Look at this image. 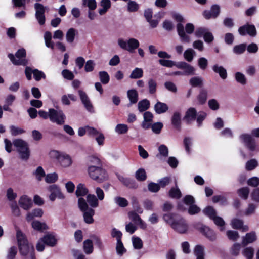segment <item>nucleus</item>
Segmentation results:
<instances>
[{
	"label": "nucleus",
	"mask_w": 259,
	"mask_h": 259,
	"mask_svg": "<svg viewBox=\"0 0 259 259\" xmlns=\"http://www.w3.org/2000/svg\"><path fill=\"white\" fill-rule=\"evenodd\" d=\"M16 238L20 254L23 256L29 254L31 259H35L33 245L29 242L25 235L21 230H17Z\"/></svg>",
	"instance_id": "nucleus-1"
},
{
	"label": "nucleus",
	"mask_w": 259,
	"mask_h": 259,
	"mask_svg": "<svg viewBox=\"0 0 259 259\" xmlns=\"http://www.w3.org/2000/svg\"><path fill=\"white\" fill-rule=\"evenodd\" d=\"M88 173L90 178L99 183H103L108 179V174L103 166L89 165Z\"/></svg>",
	"instance_id": "nucleus-2"
},
{
	"label": "nucleus",
	"mask_w": 259,
	"mask_h": 259,
	"mask_svg": "<svg viewBox=\"0 0 259 259\" xmlns=\"http://www.w3.org/2000/svg\"><path fill=\"white\" fill-rule=\"evenodd\" d=\"M13 143L14 146L17 148L21 158L27 160L30 157V150L27 143L21 139H15Z\"/></svg>",
	"instance_id": "nucleus-3"
},
{
	"label": "nucleus",
	"mask_w": 259,
	"mask_h": 259,
	"mask_svg": "<svg viewBox=\"0 0 259 259\" xmlns=\"http://www.w3.org/2000/svg\"><path fill=\"white\" fill-rule=\"evenodd\" d=\"M173 18L177 22H179L177 25V29L181 41L184 43H189L190 41V37L185 33L184 26L181 23V22L184 21L183 16L179 14H175L173 15Z\"/></svg>",
	"instance_id": "nucleus-4"
},
{
	"label": "nucleus",
	"mask_w": 259,
	"mask_h": 259,
	"mask_svg": "<svg viewBox=\"0 0 259 259\" xmlns=\"http://www.w3.org/2000/svg\"><path fill=\"white\" fill-rule=\"evenodd\" d=\"M195 35L197 38L203 37L205 42L209 44L214 40V36L209 29L205 27H198L195 32Z\"/></svg>",
	"instance_id": "nucleus-5"
},
{
	"label": "nucleus",
	"mask_w": 259,
	"mask_h": 259,
	"mask_svg": "<svg viewBox=\"0 0 259 259\" xmlns=\"http://www.w3.org/2000/svg\"><path fill=\"white\" fill-rule=\"evenodd\" d=\"M49 118L52 122L62 125L65 122L66 116L62 110L57 111L54 108L49 109Z\"/></svg>",
	"instance_id": "nucleus-6"
},
{
	"label": "nucleus",
	"mask_w": 259,
	"mask_h": 259,
	"mask_svg": "<svg viewBox=\"0 0 259 259\" xmlns=\"http://www.w3.org/2000/svg\"><path fill=\"white\" fill-rule=\"evenodd\" d=\"M119 46L123 49L133 53L134 50L139 47V41L134 38H130L127 42L119 39L118 41Z\"/></svg>",
	"instance_id": "nucleus-7"
},
{
	"label": "nucleus",
	"mask_w": 259,
	"mask_h": 259,
	"mask_svg": "<svg viewBox=\"0 0 259 259\" xmlns=\"http://www.w3.org/2000/svg\"><path fill=\"white\" fill-rule=\"evenodd\" d=\"M240 139L250 151L256 150L257 144L255 140L250 135L243 134L240 136Z\"/></svg>",
	"instance_id": "nucleus-8"
},
{
	"label": "nucleus",
	"mask_w": 259,
	"mask_h": 259,
	"mask_svg": "<svg viewBox=\"0 0 259 259\" xmlns=\"http://www.w3.org/2000/svg\"><path fill=\"white\" fill-rule=\"evenodd\" d=\"M171 228L181 234L186 233L188 229V225L186 221L183 218L177 220L175 222L172 223Z\"/></svg>",
	"instance_id": "nucleus-9"
},
{
	"label": "nucleus",
	"mask_w": 259,
	"mask_h": 259,
	"mask_svg": "<svg viewBox=\"0 0 259 259\" xmlns=\"http://www.w3.org/2000/svg\"><path fill=\"white\" fill-rule=\"evenodd\" d=\"M238 32L242 36L248 34L250 36L254 37L257 34L255 26L253 24H249L248 23L240 26L238 29Z\"/></svg>",
	"instance_id": "nucleus-10"
},
{
	"label": "nucleus",
	"mask_w": 259,
	"mask_h": 259,
	"mask_svg": "<svg viewBox=\"0 0 259 259\" xmlns=\"http://www.w3.org/2000/svg\"><path fill=\"white\" fill-rule=\"evenodd\" d=\"M51 154H54V156L63 167H68L70 166L72 163L71 159L68 155H62L58 151L56 150L52 151Z\"/></svg>",
	"instance_id": "nucleus-11"
},
{
	"label": "nucleus",
	"mask_w": 259,
	"mask_h": 259,
	"mask_svg": "<svg viewBox=\"0 0 259 259\" xmlns=\"http://www.w3.org/2000/svg\"><path fill=\"white\" fill-rule=\"evenodd\" d=\"M220 13V7L218 5L214 4L211 6L210 10H204L203 16L206 19L216 18Z\"/></svg>",
	"instance_id": "nucleus-12"
},
{
	"label": "nucleus",
	"mask_w": 259,
	"mask_h": 259,
	"mask_svg": "<svg viewBox=\"0 0 259 259\" xmlns=\"http://www.w3.org/2000/svg\"><path fill=\"white\" fill-rule=\"evenodd\" d=\"M177 68L184 70V75H192L195 74V68L190 64L184 62H178L177 63Z\"/></svg>",
	"instance_id": "nucleus-13"
},
{
	"label": "nucleus",
	"mask_w": 259,
	"mask_h": 259,
	"mask_svg": "<svg viewBox=\"0 0 259 259\" xmlns=\"http://www.w3.org/2000/svg\"><path fill=\"white\" fill-rule=\"evenodd\" d=\"M199 231L210 241L215 240L217 237L215 232L209 227L202 225Z\"/></svg>",
	"instance_id": "nucleus-14"
},
{
	"label": "nucleus",
	"mask_w": 259,
	"mask_h": 259,
	"mask_svg": "<svg viewBox=\"0 0 259 259\" xmlns=\"http://www.w3.org/2000/svg\"><path fill=\"white\" fill-rule=\"evenodd\" d=\"M197 113V111L195 108L190 107L186 112L183 119L187 124H189L196 120Z\"/></svg>",
	"instance_id": "nucleus-15"
},
{
	"label": "nucleus",
	"mask_w": 259,
	"mask_h": 259,
	"mask_svg": "<svg viewBox=\"0 0 259 259\" xmlns=\"http://www.w3.org/2000/svg\"><path fill=\"white\" fill-rule=\"evenodd\" d=\"M171 123L174 128L180 132L182 128L181 115L179 112H175L171 118Z\"/></svg>",
	"instance_id": "nucleus-16"
},
{
	"label": "nucleus",
	"mask_w": 259,
	"mask_h": 259,
	"mask_svg": "<svg viewBox=\"0 0 259 259\" xmlns=\"http://www.w3.org/2000/svg\"><path fill=\"white\" fill-rule=\"evenodd\" d=\"M78 94L81 102L83 104L85 109L89 111H91L93 109V106L87 94L82 90H79Z\"/></svg>",
	"instance_id": "nucleus-17"
},
{
	"label": "nucleus",
	"mask_w": 259,
	"mask_h": 259,
	"mask_svg": "<svg viewBox=\"0 0 259 259\" xmlns=\"http://www.w3.org/2000/svg\"><path fill=\"white\" fill-rule=\"evenodd\" d=\"M41 240L47 246L54 247L57 243V239L55 236L52 233H48L45 235L42 238Z\"/></svg>",
	"instance_id": "nucleus-18"
},
{
	"label": "nucleus",
	"mask_w": 259,
	"mask_h": 259,
	"mask_svg": "<svg viewBox=\"0 0 259 259\" xmlns=\"http://www.w3.org/2000/svg\"><path fill=\"white\" fill-rule=\"evenodd\" d=\"M19 204L22 208L27 210L32 207V202L31 198L26 195H23L21 197Z\"/></svg>",
	"instance_id": "nucleus-19"
},
{
	"label": "nucleus",
	"mask_w": 259,
	"mask_h": 259,
	"mask_svg": "<svg viewBox=\"0 0 259 259\" xmlns=\"http://www.w3.org/2000/svg\"><path fill=\"white\" fill-rule=\"evenodd\" d=\"M257 240V236L254 231H251L246 234L245 236L243 238L242 244L244 246L248 244L253 243Z\"/></svg>",
	"instance_id": "nucleus-20"
},
{
	"label": "nucleus",
	"mask_w": 259,
	"mask_h": 259,
	"mask_svg": "<svg viewBox=\"0 0 259 259\" xmlns=\"http://www.w3.org/2000/svg\"><path fill=\"white\" fill-rule=\"evenodd\" d=\"M120 181L124 186L129 188L136 189L138 187L137 183L133 179L122 177L120 179Z\"/></svg>",
	"instance_id": "nucleus-21"
},
{
	"label": "nucleus",
	"mask_w": 259,
	"mask_h": 259,
	"mask_svg": "<svg viewBox=\"0 0 259 259\" xmlns=\"http://www.w3.org/2000/svg\"><path fill=\"white\" fill-rule=\"evenodd\" d=\"M83 217L85 223L87 224H92L94 220L93 216L95 214V210L93 208H90L89 210L83 211Z\"/></svg>",
	"instance_id": "nucleus-22"
},
{
	"label": "nucleus",
	"mask_w": 259,
	"mask_h": 259,
	"mask_svg": "<svg viewBox=\"0 0 259 259\" xmlns=\"http://www.w3.org/2000/svg\"><path fill=\"white\" fill-rule=\"evenodd\" d=\"M168 107L166 103L157 101L154 105V110L157 114H160L166 112Z\"/></svg>",
	"instance_id": "nucleus-23"
},
{
	"label": "nucleus",
	"mask_w": 259,
	"mask_h": 259,
	"mask_svg": "<svg viewBox=\"0 0 259 259\" xmlns=\"http://www.w3.org/2000/svg\"><path fill=\"white\" fill-rule=\"evenodd\" d=\"M31 225L34 230L41 232L49 229L45 223H42L39 221H33L31 223Z\"/></svg>",
	"instance_id": "nucleus-24"
},
{
	"label": "nucleus",
	"mask_w": 259,
	"mask_h": 259,
	"mask_svg": "<svg viewBox=\"0 0 259 259\" xmlns=\"http://www.w3.org/2000/svg\"><path fill=\"white\" fill-rule=\"evenodd\" d=\"M43 211L41 208L34 209L31 212H29L26 215V220L28 222L31 221L35 217H41L43 214Z\"/></svg>",
	"instance_id": "nucleus-25"
},
{
	"label": "nucleus",
	"mask_w": 259,
	"mask_h": 259,
	"mask_svg": "<svg viewBox=\"0 0 259 259\" xmlns=\"http://www.w3.org/2000/svg\"><path fill=\"white\" fill-rule=\"evenodd\" d=\"M89 193L88 189L85 187L84 185L79 183L76 187L75 195L77 197H82L85 196Z\"/></svg>",
	"instance_id": "nucleus-26"
},
{
	"label": "nucleus",
	"mask_w": 259,
	"mask_h": 259,
	"mask_svg": "<svg viewBox=\"0 0 259 259\" xmlns=\"http://www.w3.org/2000/svg\"><path fill=\"white\" fill-rule=\"evenodd\" d=\"M49 191L52 194H55L57 196V198L60 199L65 198V196L61 192L60 188L55 184H53L49 186L48 188Z\"/></svg>",
	"instance_id": "nucleus-27"
},
{
	"label": "nucleus",
	"mask_w": 259,
	"mask_h": 259,
	"mask_svg": "<svg viewBox=\"0 0 259 259\" xmlns=\"http://www.w3.org/2000/svg\"><path fill=\"white\" fill-rule=\"evenodd\" d=\"M213 71L218 73L220 77L223 79H225L227 77V73L226 69L223 67L219 66L218 64H215L212 67Z\"/></svg>",
	"instance_id": "nucleus-28"
},
{
	"label": "nucleus",
	"mask_w": 259,
	"mask_h": 259,
	"mask_svg": "<svg viewBox=\"0 0 259 259\" xmlns=\"http://www.w3.org/2000/svg\"><path fill=\"white\" fill-rule=\"evenodd\" d=\"M194 254L196 256V259H205L204 247L200 245H196L194 249Z\"/></svg>",
	"instance_id": "nucleus-29"
},
{
	"label": "nucleus",
	"mask_w": 259,
	"mask_h": 259,
	"mask_svg": "<svg viewBox=\"0 0 259 259\" xmlns=\"http://www.w3.org/2000/svg\"><path fill=\"white\" fill-rule=\"evenodd\" d=\"M127 97L131 104H135L138 100V93L135 89L129 90L127 93Z\"/></svg>",
	"instance_id": "nucleus-30"
},
{
	"label": "nucleus",
	"mask_w": 259,
	"mask_h": 259,
	"mask_svg": "<svg viewBox=\"0 0 259 259\" xmlns=\"http://www.w3.org/2000/svg\"><path fill=\"white\" fill-rule=\"evenodd\" d=\"M87 201L90 206L93 208H96L99 206L98 200L93 194H88L87 196Z\"/></svg>",
	"instance_id": "nucleus-31"
},
{
	"label": "nucleus",
	"mask_w": 259,
	"mask_h": 259,
	"mask_svg": "<svg viewBox=\"0 0 259 259\" xmlns=\"http://www.w3.org/2000/svg\"><path fill=\"white\" fill-rule=\"evenodd\" d=\"M83 250L86 254H91L93 252V241L91 239H87L83 242Z\"/></svg>",
	"instance_id": "nucleus-32"
},
{
	"label": "nucleus",
	"mask_w": 259,
	"mask_h": 259,
	"mask_svg": "<svg viewBox=\"0 0 259 259\" xmlns=\"http://www.w3.org/2000/svg\"><path fill=\"white\" fill-rule=\"evenodd\" d=\"M150 107V102L147 99H143L138 104V110L140 112L146 111Z\"/></svg>",
	"instance_id": "nucleus-33"
},
{
	"label": "nucleus",
	"mask_w": 259,
	"mask_h": 259,
	"mask_svg": "<svg viewBox=\"0 0 259 259\" xmlns=\"http://www.w3.org/2000/svg\"><path fill=\"white\" fill-rule=\"evenodd\" d=\"M168 196L171 198L180 199L182 197V193L178 188L172 187L168 192Z\"/></svg>",
	"instance_id": "nucleus-34"
},
{
	"label": "nucleus",
	"mask_w": 259,
	"mask_h": 259,
	"mask_svg": "<svg viewBox=\"0 0 259 259\" xmlns=\"http://www.w3.org/2000/svg\"><path fill=\"white\" fill-rule=\"evenodd\" d=\"M203 213L212 220L217 215V212L211 206H208L203 210Z\"/></svg>",
	"instance_id": "nucleus-35"
},
{
	"label": "nucleus",
	"mask_w": 259,
	"mask_h": 259,
	"mask_svg": "<svg viewBox=\"0 0 259 259\" xmlns=\"http://www.w3.org/2000/svg\"><path fill=\"white\" fill-rule=\"evenodd\" d=\"M135 178L139 182L144 181L147 179L146 171L143 168L138 169L135 173Z\"/></svg>",
	"instance_id": "nucleus-36"
},
{
	"label": "nucleus",
	"mask_w": 259,
	"mask_h": 259,
	"mask_svg": "<svg viewBox=\"0 0 259 259\" xmlns=\"http://www.w3.org/2000/svg\"><path fill=\"white\" fill-rule=\"evenodd\" d=\"M8 57L13 63V64L15 65H26L27 64V61L26 59H22L21 60H17L13 54H9Z\"/></svg>",
	"instance_id": "nucleus-37"
},
{
	"label": "nucleus",
	"mask_w": 259,
	"mask_h": 259,
	"mask_svg": "<svg viewBox=\"0 0 259 259\" xmlns=\"http://www.w3.org/2000/svg\"><path fill=\"white\" fill-rule=\"evenodd\" d=\"M195 54L196 53L193 49L189 48L184 52V57L186 61L191 62L193 60Z\"/></svg>",
	"instance_id": "nucleus-38"
},
{
	"label": "nucleus",
	"mask_w": 259,
	"mask_h": 259,
	"mask_svg": "<svg viewBox=\"0 0 259 259\" xmlns=\"http://www.w3.org/2000/svg\"><path fill=\"white\" fill-rule=\"evenodd\" d=\"M76 30L74 28H71L68 30L66 38V40L69 43H72L74 41L76 35Z\"/></svg>",
	"instance_id": "nucleus-39"
},
{
	"label": "nucleus",
	"mask_w": 259,
	"mask_h": 259,
	"mask_svg": "<svg viewBox=\"0 0 259 259\" xmlns=\"http://www.w3.org/2000/svg\"><path fill=\"white\" fill-rule=\"evenodd\" d=\"M52 33L50 32L46 31L45 33L44 38L46 46L48 48L53 49L54 47V44L52 41Z\"/></svg>",
	"instance_id": "nucleus-40"
},
{
	"label": "nucleus",
	"mask_w": 259,
	"mask_h": 259,
	"mask_svg": "<svg viewBox=\"0 0 259 259\" xmlns=\"http://www.w3.org/2000/svg\"><path fill=\"white\" fill-rule=\"evenodd\" d=\"M238 195L242 199L246 200L249 194V189L247 187H244L237 190Z\"/></svg>",
	"instance_id": "nucleus-41"
},
{
	"label": "nucleus",
	"mask_w": 259,
	"mask_h": 259,
	"mask_svg": "<svg viewBox=\"0 0 259 259\" xmlns=\"http://www.w3.org/2000/svg\"><path fill=\"white\" fill-rule=\"evenodd\" d=\"M143 76V71L140 68H135L130 75L131 79H139Z\"/></svg>",
	"instance_id": "nucleus-42"
},
{
	"label": "nucleus",
	"mask_w": 259,
	"mask_h": 259,
	"mask_svg": "<svg viewBox=\"0 0 259 259\" xmlns=\"http://www.w3.org/2000/svg\"><path fill=\"white\" fill-rule=\"evenodd\" d=\"M88 167L89 165L103 166L101 160L97 157L92 156L89 157V162L87 163Z\"/></svg>",
	"instance_id": "nucleus-43"
},
{
	"label": "nucleus",
	"mask_w": 259,
	"mask_h": 259,
	"mask_svg": "<svg viewBox=\"0 0 259 259\" xmlns=\"http://www.w3.org/2000/svg\"><path fill=\"white\" fill-rule=\"evenodd\" d=\"M116 251L118 255L121 256L126 252L127 250L124 247L122 240L118 241L116 243Z\"/></svg>",
	"instance_id": "nucleus-44"
},
{
	"label": "nucleus",
	"mask_w": 259,
	"mask_h": 259,
	"mask_svg": "<svg viewBox=\"0 0 259 259\" xmlns=\"http://www.w3.org/2000/svg\"><path fill=\"white\" fill-rule=\"evenodd\" d=\"M189 83L193 87H201L203 85L202 78L197 76L192 77L189 81Z\"/></svg>",
	"instance_id": "nucleus-45"
},
{
	"label": "nucleus",
	"mask_w": 259,
	"mask_h": 259,
	"mask_svg": "<svg viewBox=\"0 0 259 259\" xmlns=\"http://www.w3.org/2000/svg\"><path fill=\"white\" fill-rule=\"evenodd\" d=\"M148 86L149 92L150 94H154L157 90V82L155 80L150 78L148 80Z\"/></svg>",
	"instance_id": "nucleus-46"
},
{
	"label": "nucleus",
	"mask_w": 259,
	"mask_h": 259,
	"mask_svg": "<svg viewBox=\"0 0 259 259\" xmlns=\"http://www.w3.org/2000/svg\"><path fill=\"white\" fill-rule=\"evenodd\" d=\"M207 98V92L204 89H202L200 91L199 94L197 97L198 101L200 104H204Z\"/></svg>",
	"instance_id": "nucleus-47"
},
{
	"label": "nucleus",
	"mask_w": 259,
	"mask_h": 259,
	"mask_svg": "<svg viewBox=\"0 0 259 259\" xmlns=\"http://www.w3.org/2000/svg\"><path fill=\"white\" fill-rule=\"evenodd\" d=\"M158 62L159 64L161 66L171 68L173 66H176L177 67V63L172 60H166V59H159L158 60Z\"/></svg>",
	"instance_id": "nucleus-48"
},
{
	"label": "nucleus",
	"mask_w": 259,
	"mask_h": 259,
	"mask_svg": "<svg viewBox=\"0 0 259 259\" xmlns=\"http://www.w3.org/2000/svg\"><path fill=\"white\" fill-rule=\"evenodd\" d=\"M258 165V162L255 159H251L246 163L245 168L247 171H251L255 169Z\"/></svg>",
	"instance_id": "nucleus-49"
},
{
	"label": "nucleus",
	"mask_w": 259,
	"mask_h": 259,
	"mask_svg": "<svg viewBox=\"0 0 259 259\" xmlns=\"http://www.w3.org/2000/svg\"><path fill=\"white\" fill-rule=\"evenodd\" d=\"M78 205L80 210L82 212L85 211L89 210L90 208H89L87 202L85 199L82 197H79L78 199Z\"/></svg>",
	"instance_id": "nucleus-50"
},
{
	"label": "nucleus",
	"mask_w": 259,
	"mask_h": 259,
	"mask_svg": "<svg viewBox=\"0 0 259 259\" xmlns=\"http://www.w3.org/2000/svg\"><path fill=\"white\" fill-rule=\"evenodd\" d=\"M177 215L176 213H169L164 214L163 216V219L165 222L169 224L170 225V226L171 227L172 223L175 222V221H176L175 218Z\"/></svg>",
	"instance_id": "nucleus-51"
},
{
	"label": "nucleus",
	"mask_w": 259,
	"mask_h": 259,
	"mask_svg": "<svg viewBox=\"0 0 259 259\" xmlns=\"http://www.w3.org/2000/svg\"><path fill=\"white\" fill-rule=\"evenodd\" d=\"M246 49V45L245 44H241L236 45L233 48V52L236 54H243Z\"/></svg>",
	"instance_id": "nucleus-52"
},
{
	"label": "nucleus",
	"mask_w": 259,
	"mask_h": 259,
	"mask_svg": "<svg viewBox=\"0 0 259 259\" xmlns=\"http://www.w3.org/2000/svg\"><path fill=\"white\" fill-rule=\"evenodd\" d=\"M132 242L133 247L135 249H140L143 247V242L139 237H133L132 238Z\"/></svg>",
	"instance_id": "nucleus-53"
},
{
	"label": "nucleus",
	"mask_w": 259,
	"mask_h": 259,
	"mask_svg": "<svg viewBox=\"0 0 259 259\" xmlns=\"http://www.w3.org/2000/svg\"><path fill=\"white\" fill-rule=\"evenodd\" d=\"M100 81L103 84H107L110 80V77L106 71H100L99 73Z\"/></svg>",
	"instance_id": "nucleus-54"
},
{
	"label": "nucleus",
	"mask_w": 259,
	"mask_h": 259,
	"mask_svg": "<svg viewBox=\"0 0 259 259\" xmlns=\"http://www.w3.org/2000/svg\"><path fill=\"white\" fill-rule=\"evenodd\" d=\"M33 77L35 80L38 81L42 78H46L45 74L41 71L38 70L37 69H34L33 70Z\"/></svg>",
	"instance_id": "nucleus-55"
},
{
	"label": "nucleus",
	"mask_w": 259,
	"mask_h": 259,
	"mask_svg": "<svg viewBox=\"0 0 259 259\" xmlns=\"http://www.w3.org/2000/svg\"><path fill=\"white\" fill-rule=\"evenodd\" d=\"M33 174L35 175L36 178L38 181H41L45 176V172L43 169V168L39 166H38L35 172H33Z\"/></svg>",
	"instance_id": "nucleus-56"
},
{
	"label": "nucleus",
	"mask_w": 259,
	"mask_h": 259,
	"mask_svg": "<svg viewBox=\"0 0 259 259\" xmlns=\"http://www.w3.org/2000/svg\"><path fill=\"white\" fill-rule=\"evenodd\" d=\"M243 221L241 220L234 218L231 221V225L233 229H241L243 227Z\"/></svg>",
	"instance_id": "nucleus-57"
},
{
	"label": "nucleus",
	"mask_w": 259,
	"mask_h": 259,
	"mask_svg": "<svg viewBox=\"0 0 259 259\" xmlns=\"http://www.w3.org/2000/svg\"><path fill=\"white\" fill-rule=\"evenodd\" d=\"M214 224L220 227V230L223 231L224 229V226L225 224L224 220L220 217L216 215L212 219Z\"/></svg>",
	"instance_id": "nucleus-58"
},
{
	"label": "nucleus",
	"mask_w": 259,
	"mask_h": 259,
	"mask_svg": "<svg viewBox=\"0 0 259 259\" xmlns=\"http://www.w3.org/2000/svg\"><path fill=\"white\" fill-rule=\"evenodd\" d=\"M10 129L11 134L13 136H16L25 132V130L23 129L16 127L14 125H11L10 127Z\"/></svg>",
	"instance_id": "nucleus-59"
},
{
	"label": "nucleus",
	"mask_w": 259,
	"mask_h": 259,
	"mask_svg": "<svg viewBox=\"0 0 259 259\" xmlns=\"http://www.w3.org/2000/svg\"><path fill=\"white\" fill-rule=\"evenodd\" d=\"M139 8V5L133 1H130L127 4V10L130 12H135L138 11Z\"/></svg>",
	"instance_id": "nucleus-60"
},
{
	"label": "nucleus",
	"mask_w": 259,
	"mask_h": 259,
	"mask_svg": "<svg viewBox=\"0 0 259 259\" xmlns=\"http://www.w3.org/2000/svg\"><path fill=\"white\" fill-rule=\"evenodd\" d=\"M243 255L247 259H252L254 255V249L252 247L245 248L243 252Z\"/></svg>",
	"instance_id": "nucleus-61"
},
{
	"label": "nucleus",
	"mask_w": 259,
	"mask_h": 259,
	"mask_svg": "<svg viewBox=\"0 0 259 259\" xmlns=\"http://www.w3.org/2000/svg\"><path fill=\"white\" fill-rule=\"evenodd\" d=\"M58 179V175L54 172L47 174L45 178V181L48 183H53L57 181Z\"/></svg>",
	"instance_id": "nucleus-62"
},
{
	"label": "nucleus",
	"mask_w": 259,
	"mask_h": 259,
	"mask_svg": "<svg viewBox=\"0 0 259 259\" xmlns=\"http://www.w3.org/2000/svg\"><path fill=\"white\" fill-rule=\"evenodd\" d=\"M189 208L188 209V212L190 215H195L199 213L201 209L197 205H196L195 203L190 206H189Z\"/></svg>",
	"instance_id": "nucleus-63"
},
{
	"label": "nucleus",
	"mask_w": 259,
	"mask_h": 259,
	"mask_svg": "<svg viewBox=\"0 0 259 259\" xmlns=\"http://www.w3.org/2000/svg\"><path fill=\"white\" fill-rule=\"evenodd\" d=\"M115 131L119 134H124L127 132L128 126L124 124H118L115 127Z\"/></svg>",
	"instance_id": "nucleus-64"
}]
</instances>
